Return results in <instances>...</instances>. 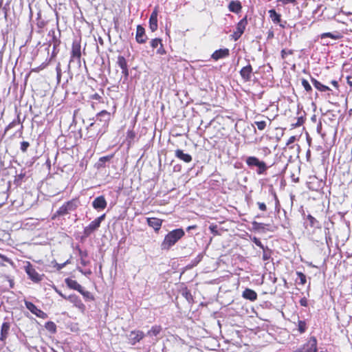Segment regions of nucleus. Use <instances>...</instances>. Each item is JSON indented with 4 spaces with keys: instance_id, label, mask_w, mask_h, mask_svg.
Returning a JSON list of instances; mask_svg holds the SVG:
<instances>
[{
    "instance_id": "56",
    "label": "nucleus",
    "mask_w": 352,
    "mask_h": 352,
    "mask_svg": "<svg viewBox=\"0 0 352 352\" xmlns=\"http://www.w3.org/2000/svg\"><path fill=\"white\" fill-rule=\"evenodd\" d=\"M56 73H57V79L58 81H60V78H61V69H60V65L58 64V65L56 67Z\"/></svg>"
},
{
    "instance_id": "42",
    "label": "nucleus",
    "mask_w": 352,
    "mask_h": 352,
    "mask_svg": "<svg viewBox=\"0 0 352 352\" xmlns=\"http://www.w3.org/2000/svg\"><path fill=\"white\" fill-rule=\"evenodd\" d=\"M294 54L293 50L283 49L281 50L280 55L283 59H285L288 55H292Z\"/></svg>"
},
{
    "instance_id": "41",
    "label": "nucleus",
    "mask_w": 352,
    "mask_h": 352,
    "mask_svg": "<svg viewBox=\"0 0 352 352\" xmlns=\"http://www.w3.org/2000/svg\"><path fill=\"white\" fill-rule=\"evenodd\" d=\"M296 275L300 279V282L298 283L300 285H304L307 283V278L305 274L301 272H296Z\"/></svg>"
},
{
    "instance_id": "5",
    "label": "nucleus",
    "mask_w": 352,
    "mask_h": 352,
    "mask_svg": "<svg viewBox=\"0 0 352 352\" xmlns=\"http://www.w3.org/2000/svg\"><path fill=\"white\" fill-rule=\"evenodd\" d=\"M105 214L100 215V217L95 219L92 221L87 226L84 228L83 230V236L88 237L89 236L94 232L97 230L100 226L101 222L104 219Z\"/></svg>"
},
{
    "instance_id": "33",
    "label": "nucleus",
    "mask_w": 352,
    "mask_h": 352,
    "mask_svg": "<svg viewBox=\"0 0 352 352\" xmlns=\"http://www.w3.org/2000/svg\"><path fill=\"white\" fill-rule=\"evenodd\" d=\"M307 219H308V221L309 222V226L311 228H320L319 221L315 217H314L312 215L308 214L307 217Z\"/></svg>"
},
{
    "instance_id": "18",
    "label": "nucleus",
    "mask_w": 352,
    "mask_h": 352,
    "mask_svg": "<svg viewBox=\"0 0 352 352\" xmlns=\"http://www.w3.org/2000/svg\"><path fill=\"white\" fill-rule=\"evenodd\" d=\"M107 206V201L103 195L97 197L92 202V206L96 210H104Z\"/></svg>"
},
{
    "instance_id": "6",
    "label": "nucleus",
    "mask_w": 352,
    "mask_h": 352,
    "mask_svg": "<svg viewBox=\"0 0 352 352\" xmlns=\"http://www.w3.org/2000/svg\"><path fill=\"white\" fill-rule=\"evenodd\" d=\"M25 271L28 274L29 278L33 281L34 283H39L43 280V274H39L34 267L32 265L30 261L25 262V265L24 266Z\"/></svg>"
},
{
    "instance_id": "16",
    "label": "nucleus",
    "mask_w": 352,
    "mask_h": 352,
    "mask_svg": "<svg viewBox=\"0 0 352 352\" xmlns=\"http://www.w3.org/2000/svg\"><path fill=\"white\" fill-rule=\"evenodd\" d=\"M147 39V36L145 34L144 28L141 25H138L136 29L135 40L138 43L143 44L145 43Z\"/></svg>"
},
{
    "instance_id": "25",
    "label": "nucleus",
    "mask_w": 352,
    "mask_h": 352,
    "mask_svg": "<svg viewBox=\"0 0 352 352\" xmlns=\"http://www.w3.org/2000/svg\"><path fill=\"white\" fill-rule=\"evenodd\" d=\"M228 9L230 12L238 14L241 11L242 5L240 1H231L228 4Z\"/></svg>"
},
{
    "instance_id": "15",
    "label": "nucleus",
    "mask_w": 352,
    "mask_h": 352,
    "mask_svg": "<svg viewBox=\"0 0 352 352\" xmlns=\"http://www.w3.org/2000/svg\"><path fill=\"white\" fill-rule=\"evenodd\" d=\"M252 73V67L250 63L242 67L239 72L241 77L245 82H249L251 80Z\"/></svg>"
},
{
    "instance_id": "43",
    "label": "nucleus",
    "mask_w": 352,
    "mask_h": 352,
    "mask_svg": "<svg viewBox=\"0 0 352 352\" xmlns=\"http://www.w3.org/2000/svg\"><path fill=\"white\" fill-rule=\"evenodd\" d=\"M254 124L256 125L257 126V129L259 130V131H263L266 126H267V124H266V122L265 121H256L254 122Z\"/></svg>"
},
{
    "instance_id": "52",
    "label": "nucleus",
    "mask_w": 352,
    "mask_h": 352,
    "mask_svg": "<svg viewBox=\"0 0 352 352\" xmlns=\"http://www.w3.org/2000/svg\"><path fill=\"white\" fill-rule=\"evenodd\" d=\"M252 241L258 246L261 249H264V245H263V243H261V241H260L259 239L256 238V237H254L252 239Z\"/></svg>"
},
{
    "instance_id": "31",
    "label": "nucleus",
    "mask_w": 352,
    "mask_h": 352,
    "mask_svg": "<svg viewBox=\"0 0 352 352\" xmlns=\"http://www.w3.org/2000/svg\"><path fill=\"white\" fill-rule=\"evenodd\" d=\"M297 327L298 331L300 334L304 333L307 329V325L305 320H298Z\"/></svg>"
},
{
    "instance_id": "8",
    "label": "nucleus",
    "mask_w": 352,
    "mask_h": 352,
    "mask_svg": "<svg viewBox=\"0 0 352 352\" xmlns=\"http://www.w3.org/2000/svg\"><path fill=\"white\" fill-rule=\"evenodd\" d=\"M317 339L311 336L302 347L294 352H317Z\"/></svg>"
},
{
    "instance_id": "7",
    "label": "nucleus",
    "mask_w": 352,
    "mask_h": 352,
    "mask_svg": "<svg viewBox=\"0 0 352 352\" xmlns=\"http://www.w3.org/2000/svg\"><path fill=\"white\" fill-rule=\"evenodd\" d=\"M248 23V16L245 15L242 19H241L237 23L236 30H234L233 34H232V38L234 41H236L241 38V36L245 30Z\"/></svg>"
},
{
    "instance_id": "60",
    "label": "nucleus",
    "mask_w": 352,
    "mask_h": 352,
    "mask_svg": "<svg viewBox=\"0 0 352 352\" xmlns=\"http://www.w3.org/2000/svg\"><path fill=\"white\" fill-rule=\"evenodd\" d=\"M331 84L336 89H339V84H338V82L336 80H333L331 81Z\"/></svg>"
},
{
    "instance_id": "54",
    "label": "nucleus",
    "mask_w": 352,
    "mask_h": 352,
    "mask_svg": "<svg viewBox=\"0 0 352 352\" xmlns=\"http://www.w3.org/2000/svg\"><path fill=\"white\" fill-rule=\"evenodd\" d=\"M257 205H258V207L260 210L263 211V212L267 210V206H266V204L265 203H263V202H258Z\"/></svg>"
},
{
    "instance_id": "1",
    "label": "nucleus",
    "mask_w": 352,
    "mask_h": 352,
    "mask_svg": "<svg viewBox=\"0 0 352 352\" xmlns=\"http://www.w3.org/2000/svg\"><path fill=\"white\" fill-rule=\"evenodd\" d=\"M185 235V232L182 228L175 229L165 235L164 240L161 243L162 250H169Z\"/></svg>"
},
{
    "instance_id": "32",
    "label": "nucleus",
    "mask_w": 352,
    "mask_h": 352,
    "mask_svg": "<svg viewBox=\"0 0 352 352\" xmlns=\"http://www.w3.org/2000/svg\"><path fill=\"white\" fill-rule=\"evenodd\" d=\"M51 34L52 35V42L53 43V48H54V50H55L60 45V41L55 35V31L54 30H51L49 32V34Z\"/></svg>"
},
{
    "instance_id": "26",
    "label": "nucleus",
    "mask_w": 352,
    "mask_h": 352,
    "mask_svg": "<svg viewBox=\"0 0 352 352\" xmlns=\"http://www.w3.org/2000/svg\"><path fill=\"white\" fill-rule=\"evenodd\" d=\"M10 328V323L8 322H3L1 328L0 340L4 342L8 338L9 330Z\"/></svg>"
},
{
    "instance_id": "27",
    "label": "nucleus",
    "mask_w": 352,
    "mask_h": 352,
    "mask_svg": "<svg viewBox=\"0 0 352 352\" xmlns=\"http://www.w3.org/2000/svg\"><path fill=\"white\" fill-rule=\"evenodd\" d=\"M65 281L67 287L70 289L76 290L78 292H81V288L82 287L76 280L67 278Z\"/></svg>"
},
{
    "instance_id": "20",
    "label": "nucleus",
    "mask_w": 352,
    "mask_h": 352,
    "mask_svg": "<svg viewBox=\"0 0 352 352\" xmlns=\"http://www.w3.org/2000/svg\"><path fill=\"white\" fill-rule=\"evenodd\" d=\"M229 54H230V51L228 48L219 49V50H215L212 53L211 58L214 60H218L219 59L228 57L229 56Z\"/></svg>"
},
{
    "instance_id": "21",
    "label": "nucleus",
    "mask_w": 352,
    "mask_h": 352,
    "mask_svg": "<svg viewBox=\"0 0 352 352\" xmlns=\"http://www.w3.org/2000/svg\"><path fill=\"white\" fill-rule=\"evenodd\" d=\"M344 72L347 74L346 76V83L352 91V65L344 63L343 65Z\"/></svg>"
},
{
    "instance_id": "11",
    "label": "nucleus",
    "mask_w": 352,
    "mask_h": 352,
    "mask_svg": "<svg viewBox=\"0 0 352 352\" xmlns=\"http://www.w3.org/2000/svg\"><path fill=\"white\" fill-rule=\"evenodd\" d=\"M25 304L26 308L37 317L42 319H45L47 318V314L41 309H38L33 302L25 301Z\"/></svg>"
},
{
    "instance_id": "38",
    "label": "nucleus",
    "mask_w": 352,
    "mask_h": 352,
    "mask_svg": "<svg viewBox=\"0 0 352 352\" xmlns=\"http://www.w3.org/2000/svg\"><path fill=\"white\" fill-rule=\"evenodd\" d=\"M304 122H305V118H303V116H299L297 118L296 122L291 124V129H293L296 127L300 126L304 124Z\"/></svg>"
},
{
    "instance_id": "9",
    "label": "nucleus",
    "mask_w": 352,
    "mask_h": 352,
    "mask_svg": "<svg viewBox=\"0 0 352 352\" xmlns=\"http://www.w3.org/2000/svg\"><path fill=\"white\" fill-rule=\"evenodd\" d=\"M96 118L97 120L102 123V126L104 127L105 130L103 131V133H104L108 129L109 122L111 119V113L106 111V110H102L100 112H98L96 114Z\"/></svg>"
},
{
    "instance_id": "39",
    "label": "nucleus",
    "mask_w": 352,
    "mask_h": 352,
    "mask_svg": "<svg viewBox=\"0 0 352 352\" xmlns=\"http://www.w3.org/2000/svg\"><path fill=\"white\" fill-rule=\"evenodd\" d=\"M301 84H302V87H304L305 90L307 93H311L312 91L311 86L310 85V84L306 79H304V78L302 79Z\"/></svg>"
},
{
    "instance_id": "49",
    "label": "nucleus",
    "mask_w": 352,
    "mask_h": 352,
    "mask_svg": "<svg viewBox=\"0 0 352 352\" xmlns=\"http://www.w3.org/2000/svg\"><path fill=\"white\" fill-rule=\"evenodd\" d=\"M113 157V154L102 156L99 158V162L105 163L110 161Z\"/></svg>"
},
{
    "instance_id": "2",
    "label": "nucleus",
    "mask_w": 352,
    "mask_h": 352,
    "mask_svg": "<svg viewBox=\"0 0 352 352\" xmlns=\"http://www.w3.org/2000/svg\"><path fill=\"white\" fill-rule=\"evenodd\" d=\"M81 57V39L75 38L72 43L69 64L76 60L80 65Z\"/></svg>"
},
{
    "instance_id": "22",
    "label": "nucleus",
    "mask_w": 352,
    "mask_h": 352,
    "mask_svg": "<svg viewBox=\"0 0 352 352\" xmlns=\"http://www.w3.org/2000/svg\"><path fill=\"white\" fill-rule=\"evenodd\" d=\"M242 297L246 300L253 302L257 299L258 295L254 290L246 288L242 293Z\"/></svg>"
},
{
    "instance_id": "45",
    "label": "nucleus",
    "mask_w": 352,
    "mask_h": 352,
    "mask_svg": "<svg viewBox=\"0 0 352 352\" xmlns=\"http://www.w3.org/2000/svg\"><path fill=\"white\" fill-rule=\"evenodd\" d=\"M90 99L98 101L99 103H103L102 97L98 93H95L90 96Z\"/></svg>"
},
{
    "instance_id": "13",
    "label": "nucleus",
    "mask_w": 352,
    "mask_h": 352,
    "mask_svg": "<svg viewBox=\"0 0 352 352\" xmlns=\"http://www.w3.org/2000/svg\"><path fill=\"white\" fill-rule=\"evenodd\" d=\"M158 6H155L149 18V28L152 32H155L157 30V15H158Z\"/></svg>"
},
{
    "instance_id": "12",
    "label": "nucleus",
    "mask_w": 352,
    "mask_h": 352,
    "mask_svg": "<svg viewBox=\"0 0 352 352\" xmlns=\"http://www.w3.org/2000/svg\"><path fill=\"white\" fill-rule=\"evenodd\" d=\"M117 65L122 69V74L127 78L129 75L128 64L126 58L123 56H118L116 61Z\"/></svg>"
},
{
    "instance_id": "53",
    "label": "nucleus",
    "mask_w": 352,
    "mask_h": 352,
    "mask_svg": "<svg viewBox=\"0 0 352 352\" xmlns=\"http://www.w3.org/2000/svg\"><path fill=\"white\" fill-rule=\"evenodd\" d=\"M69 263V260H67L66 262H65L63 263H56L54 265V267L56 268L57 270H60L66 265V264H67Z\"/></svg>"
},
{
    "instance_id": "40",
    "label": "nucleus",
    "mask_w": 352,
    "mask_h": 352,
    "mask_svg": "<svg viewBox=\"0 0 352 352\" xmlns=\"http://www.w3.org/2000/svg\"><path fill=\"white\" fill-rule=\"evenodd\" d=\"M21 123L20 118L18 117L16 120H14L12 121L5 129V133L9 131L10 129L14 127L15 126Z\"/></svg>"
},
{
    "instance_id": "37",
    "label": "nucleus",
    "mask_w": 352,
    "mask_h": 352,
    "mask_svg": "<svg viewBox=\"0 0 352 352\" xmlns=\"http://www.w3.org/2000/svg\"><path fill=\"white\" fill-rule=\"evenodd\" d=\"M182 294L189 302L193 301L191 292L186 287L182 290Z\"/></svg>"
},
{
    "instance_id": "29",
    "label": "nucleus",
    "mask_w": 352,
    "mask_h": 352,
    "mask_svg": "<svg viewBox=\"0 0 352 352\" xmlns=\"http://www.w3.org/2000/svg\"><path fill=\"white\" fill-rule=\"evenodd\" d=\"M320 37L321 38H331L334 40H338V39H340L342 37V36L339 32H336V34H333L331 32H324V33L321 34L320 35Z\"/></svg>"
},
{
    "instance_id": "30",
    "label": "nucleus",
    "mask_w": 352,
    "mask_h": 352,
    "mask_svg": "<svg viewBox=\"0 0 352 352\" xmlns=\"http://www.w3.org/2000/svg\"><path fill=\"white\" fill-rule=\"evenodd\" d=\"M136 133L134 130H128L126 132V140L128 142V145L131 146L133 142L134 139L135 138Z\"/></svg>"
},
{
    "instance_id": "3",
    "label": "nucleus",
    "mask_w": 352,
    "mask_h": 352,
    "mask_svg": "<svg viewBox=\"0 0 352 352\" xmlns=\"http://www.w3.org/2000/svg\"><path fill=\"white\" fill-rule=\"evenodd\" d=\"M80 205L78 197L74 198L63 204L56 211L58 216H64L72 211H74Z\"/></svg>"
},
{
    "instance_id": "28",
    "label": "nucleus",
    "mask_w": 352,
    "mask_h": 352,
    "mask_svg": "<svg viewBox=\"0 0 352 352\" xmlns=\"http://www.w3.org/2000/svg\"><path fill=\"white\" fill-rule=\"evenodd\" d=\"M311 82H312L315 88L319 90L320 91L325 92L330 90V88L328 86L322 84L320 82H319L314 78H311Z\"/></svg>"
},
{
    "instance_id": "17",
    "label": "nucleus",
    "mask_w": 352,
    "mask_h": 352,
    "mask_svg": "<svg viewBox=\"0 0 352 352\" xmlns=\"http://www.w3.org/2000/svg\"><path fill=\"white\" fill-rule=\"evenodd\" d=\"M146 222L148 226L153 228L155 232H158L162 228L163 220L156 217H148Z\"/></svg>"
},
{
    "instance_id": "55",
    "label": "nucleus",
    "mask_w": 352,
    "mask_h": 352,
    "mask_svg": "<svg viewBox=\"0 0 352 352\" xmlns=\"http://www.w3.org/2000/svg\"><path fill=\"white\" fill-rule=\"evenodd\" d=\"M300 305L302 307H307L308 306V300L305 297L302 298L300 301Z\"/></svg>"
},
{
    "instance_id": "36",
    "label": "nucleus",
    "mask_w": 352,
    "mask_h": 352,
    "mask_svg": "<svg viewBox=\"0 0 352 352\" xmlns=\"http://www.w3.org/2000/svg\"><path fill=\"white\" fill-rule=\"evenodd\" d=\"M262 250L263 251L262 256L263 260L268 261L272 256V250L269 249L267 247H264V249Z\"/></svg>"
},
{
    "instance_id": "10",
    "label": "nucleus",
    "mask_w": 352,
    "mask_h": 352,
    "mask_svg": "<svg viewBox=\"0 0 352 352\" xmlns=\"http://www.w3.org/2000/svg\"><path fill=\"white\" fill-rule=\"evenodd\" d=\"M58 294L65 299L69 300L71 302H72L75 307H76L78 309L83 311L85 309V305L82 302L80 298L76 296V294H71L68 296H66L63 295L61 292H58Z\"/></svg>"
},
{
    "instance_id": "57",
    "label": "nucleus",
    "mask_w": 352,
    "mask_h": 352,
    "mask_svg": "<svg viewBox=\"0 0 352 352\" xmlns=\"http://www.w3.org/2000/svg\"><path fill=\"white\" fill-rule=\"evenodd\" d=\"M274 37V31H273V30H270L267 32V40H270V39H272Z\"/></svg>"
},
{
    "instance_id": "14",
    "label": "nucleus",
    "mask_w": 352,
    "mask_h": 352,
    "mask_svg": "<svg viewBox=\"0 0 352 352\" xmlns=\"http://www.w3.org/2000/svg\"><path fill=\"white\" fill-rule=\"evenodd\" d=\"M144 337L143 331L140 330L131 331L129 338V343L131 345H135L136 343L142 340Z\"/></svg>"
},
{
    "instance_id": "47",
    "label": "nucleus",
    "mask_w": 352,
    "mask_h": 352,
    "mask_svg": "<svg viewBox=\"0 0 352 352\" xmlns=\"http://www.w3.org/2000/svg\"><path fill=\"white\" fill-rule=\"evenodd\" d=\"M29 146L30 143L28 142L23 141L21 142L20 149L23 153H26Z\"/></svg>"
},
{
    "instance_id": "23",
    "label": "nucleus",
    "mask_w": 352,
    "mask_h": 352,
    "mask_svg": "<svg viewBox=\"0 0 352 352\" xmlns=\"http://www.w3.org/2000/svg\"><path fill=\"white\" fill-rule=\"evenodd\" d=\"M175 155L177 158L186 163H190L192 160V157L190 154L184 153L181 149H177L175 151Z\"/></svg>"
},
{
    "instance_id": "24",
    "label": "nucleus",
    "mask_w": 352,
    "mask_h": 352,
    "mask_svg": "<svg viewBox=\"0 0 352 352\" xmlns=\"http://www.w3.org/2000/svg\"><path fill=\"white\" fill-rule=\"evenodd\" d=\"M269 17L272 21L275 24H278L280 27L284 28V25L280 23L281 15L278 13L274 9L268 10Z\"/></svg>"
},
{
    "instance_id": "35",
    "label": "nucleus",
    "mask_w": 352,
    "mask_h": 352,
    "mask_svg": "<svg viewBox=\"0 0 352 352\" xmlns=\"http://www.w3.org/2000/svg\"><path fill=\"white\" fill-rule=\"evenodd\" d=\"M162 331V327L160 325H155L148 331V335L157 336Z\"/></svg>"
},
{
    "instance_id": "34",
    "label": "nucleus",
    "mask_w": 352,
    "mask_h": 352,
    "mask_svg": "<svg viewBox=\"0 0 352 352\" xmlns=\"http://www.w3.org/2000/svg\"><path fill=\"white\" fill-rule=\"evenodd\" d=\"M45 329L50 332L54 333L56 331V325L52 321H48L45 324Z\"/></svg>"
},
{
    "instance_id": "63",
    "label": "nucleus",
    "mask_w": 352,
    "mask_h": 352,
    "mask_svg": "<svg viewBox=\"0 0 352 352\" xmlns=\"http://www.w3.org/2000/svg\"><path fill=\"white\" fill-rule=\"evenodd\" d=\"M58 54V51L56 50H54V48H53V51H52V57L54 58Z\"/></svg>"
},
{
    "instance_id": "50",
    "label": "nucleus",
    "mask_w": 352,
    "mask_h": 352,
    "mask_svg": "<svg viewBox=\"0 0 352 352\" xmlns=\"http://www.w3.org/2000/svg\"><path fill=\"white\" fill-rule=\"evenodd\" d=\"M78 292L80 293L85 298L94 300V297L91 294V293L88 291H84L82 287L81 288V292Z\"/></svg>"
},
{
    "instance_id": "62",
    "label": "nucleus",
    "mask_w": 352,
    "mask_h": 352,
    "mask_svg": "<svg viewBox=\"0 0 352 352\" xmlns=\"http://www.w3.org/2000/svg\"><path fill=\"white\" fill-rule=\"evenodd\" d=\"M197 228V225H192V226H189L186 228V230H187L188 231H189V230H195V229H196Z\"/></svg>"
},
{
    "instance_id": "48",
    "label": "nucleus",
    "mask_w": 352,
    "mask_h": 352,
    "mask_svg": "<svg viewBox=\"0 0 352 352\" xmlns=\"http://www.w3.org/2000/svg\"><path fill=\"white\" fill-rule=\"evenodd\" d=\"M0 259L2 261V263H0V265H1V266L5 265L4 262H6L8 263H12V261H11V259H10L8 257H7L6 256L1 254H0Z\"/></svg>"
},
{
    "instance_id": "4",
    "label": "nucleus",
    "mask_w": 352,
    "mask_h": 352,
    "mask_svg": "<svg viewBox=\"0 0 352 352\" xmlns=\"http://www.w3.org/2000/svg\"><path fill=\"white\" fill-rule=\"evenodd\" d=\"M245 162L247 165L250 167L257 166V173L258 175L264 174L267 169V166L265 162H264L263 161H260L257 157L254 156L248 157L245 160Z\"/></svg>"
},
{
    "instance_id": "58",
    "label": "nucleus",
    "mask_w": 352,
    "mask_h": 352,
    "mask_svg": "<svg viewBox=\"0 0 352 352\" xmlns=\"http://www.w3.org/2000/svg\"><path fill=\"white\" fill-rule=\"evenodd\" d=\"M296 140V137L295 136H291L288 140H287V142L286 143L287 146H289V144L294 143Z\"/></svg>"
},
{
    "instance_id": "19",
    "label": "nucleus",
    "mask_w": 352,
    "mask_h": 352,
    "mask_svg": "<svg viewBox=\"0 0 352 352\" xmlns=\"http://www.w3.org/2000/svg\"><path fill=\"white\" fill-rule=\"evenodd\" d=\"M151 46L153 49L158 47V49L157 50V53L158 54L163 55L166 54V50L164 48L161 38H155L152 39L151 41Z\"/></svg>"
},
{
    "instance_id": "51",
    "label": "nucleus",
    "mask_w": 352,
    "mask_h": 352,
    "mask_svg": "<svg viewBox=\"0 0 352 352\" xmlns=\"http://www.w3.org/2000/svg\"><path fill=\"white\" fill-rule=\"evenodd\" d=\"M278 2H281L283 5L293 4L296 5L298 3L296 0H278Z\"/></svg>"
},
{
    "instance_id": "46",
    "label": "nucleus",
    "mask_w": 352,
    "mask_h": 352,
    "mask_svg": "<svg viewBox=\"0 0 352 352\" xmlns=\"http://www.w3.org/2000/svg\"><path fill=\"white\" fill-rule=\"evenodd\" d=\"M209 229L211 231V232L212 233V234L214 236H218V235H220V233L218 230V227L217 225H214V224H212L209 226Z\"/></svg>"
},
{
    "instance_id": "59",
    "label": "nucleus",
    "mask_w": 352,
    "mask_h": 352,
    "mask_svg": "<svg viewBox=\"0 0 352 352\" xmlns=\"http://www.w3.org/2000/svg\"><path fill=\"white\" fill-rule=\"evenodd\" d=\"M25 176V173H20L17 175L16 179H15L16 182L21 181L24 177Z\"/></svg>"
},
{
    "instance_id": "61",
    "label": "nucleus",
    "mask_w": 352,
    "mask_h": 352,
    "mask_svg": "<svg viewBox=\"0 0 352 352\" xmlns=\"http://www.w3.org/2000/svg\"><path fill=\"white\" fill-rule=\"evenodd\" d=\"M317 132L320 134L321 133V131H322V122H319L318 124H317Z\"/></svg>"
},
{
    "instance_id": "64",
    "label": "nucleus",
    "mask_w": 352,
    "mask_h": 352,
    "mask_svg": "<svg viewBox=\"0 0 352 352\" xmlns=\"http://www.w3.org/2000/svg\"><path fill=\"white\" fill-rule=\"evenodd\" d=\"M96 104H97L96 102H92V103H91V108H92L93 109H96Z\"/></svg>"
},
{
    "instance_id": "44",
    "label": "nucleus",
    "mask_w": 352,
    "mask_h": 352,
    "mask_svg": "<svg viewBox=\"0 0 352 352\" xmlns=\"http://www.w3.org/2000/svg\"><path fill=\"white\" fill-rule=\"evenodd\" d=\"M252 225L253 229L255 230L264 229V224L262 223H258V222L254 221L252 223Z\"/></svg>"
}]
</instances>
